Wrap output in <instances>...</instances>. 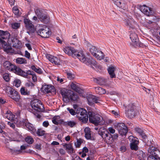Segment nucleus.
<instances>
[{
	"instance_id": "obj_1",
	"label": "nucleus",
	"mask_w": 160,
	"mask_h": 160,
	"mask_svg": "<svg viewBox=\"0 0 160 160\" xmlns=\"http://www.w3.org/2000/svg\"><path fill=\"white\" fill-rule=\"evenodd\" d=\"M136 131L140 135L142 138L143 142L146 143V147L148 148V152L149 156L148 160H158L160 159V152L156 147V145L154 142L148 141L147 142V136L143 131L141 129L137 128L135 129Z\"/></svg>"
},
{
	"instance_id": "obj_64",
	"label": "nucleus",
	"mask_w": 160,
	"mask_h": 160,
	"mask_svg": "<svg viewBox=\"0 0 160 160\" xmlns=\"http://www.w3.org/2000/svg\"><path fill=\"white\" fill-rule=\"evenodd\" d=\"M32 78L33 81L34 82L36 81L37 80V77L36 75L34 73L32 75Z\"/></svg>"
},
{
	"instance_id": "obj_12",
	"label": "nucleus",
	"mask_w": 160,
	"mask_h": 160,
	"mask_svg": "<svg viewBox=\"0 0 160 160\" xmlns=\"http://www.w3.org/2000/svg\"><path fill=\"white\" fill-rule=\"evenodd\" d=\"M24 22L25 25L26 27L29 30V31H27L28 33L29 34L31 33H32L34 31V26L32 24L31 21L28 19L24 18Z\"/></svg>"
},
{
	"instance_id": "obj_29",
	"label": "nucleus",
	"mask_w": 160,
	"mask_h": 160,
	"mask_svg": "<svg viewBox=\"0 0 160 160\" xmlns=\"http://www.w3.org/2000/svg\"><path fill=\"white\" fill-rule=\"evenodd\" d=\"M93 81L94 82L100 85L104 84L106 82V80L103 78H94Z\"/></svg>"
},
{
	"instance_id": "obj_24",
	"label": "nucleus",
	"mask_w": 160,
	"mask_h": 160,
	"mask_svg": "<svg viewBox=\"0 0 160 160\" xmlns=\"http://www.w3.org/2000/svg\"><path fill=\"white\" fill-rule=\"evenodd\" d=\"M125 24L129 28L133 29L134 25L135 24L133 19L128 18L125 19Z\"/></svg>"
},
{
	"instance_id": "obj_43",
	"label": "nucleus",
	"mask_w": 160,
	"mask_h": 160,
	"mask_svg": "<svg viewBox=\"0 0 160 160\" xmlns=\"http://www.w3.org/2000/svg\"><path fill=\"white\" fill-rule=\"evenodd\" d=\"M26 128L29 130L33 132L35 131V129L32 125L30 123H27L25 124Z\"/></svg>"
},
{
	"instance_id": "obj_10",
	"label": "nucleus",
	"mask_w": 160,
	"mask_h": 160,
	"mask_svg": "<svg viewBox=\"0 0 160 160\" xmlns=\"http://www.w3.org/2000/svg\"><path fill=\"white\" fill-rule=\"evenodd\" d=\"M130 38L132 41V45L135 47L142 46V43L139 42L138 36L135 33L132 31L130 34Z\"/></svg>"
},
{
	"instance_id": "obj_32",
	"label": "nucleus",
	"mask_w": 160,
	"mask_h": 160,
	"mask_svg": "<svg viewBox=\"0 0 160 160\" xmlns=\"http://www.w3.org/2000/svg\"><path fill=\"white\" fill-rule=\"evenodd\" d=\"M94 56L98 59L101 60L104 58V55L103 53L102 52L98 51L96 53L95 55H94Z\"/></svg>"
},
{
	"instance_id": "obj_17",
	"label": "nucleus",
	"mask_w": 160,
	"mask_h": 160,
	"mask_svg": "<svg viewBox=\"0 0 160 160\" xmlns=\"http://www.w3.org/2000/svg\"><path fill=\"white\" fill-rule=\"evenodd\" d=\"M42 91L44 93H55V89L53 86L47 85L43 86L42 88Z\"/></svg>"
},
{
	"instance_id": "obj_25",
	"label": "nucleus",
	"mask_w": 160,
	"mask_h": 160,
	"mask_svg": "<svg viewBox=\"0 0 160 160\" xmlns=\"http://www.w3.org/2000/svg\"><path fill=\"white\" fill-rule=\"evenodd\" d=\"M0 36L3 39H9L10 34L8 31L0 30Z\"/></svg>"
},
{
	"instance_id": "obj_5",
	"label": "nucleus",
	"mask_w": 160,
	"mask_h": 160,
	"mask_svg": "<svg viewBox=\"0 0 160 160\" xmlns=\"http://www.w3.org/2000/svg\"><path fill=\"white\" fill-rule=\"evenodd\" d=\"M77 117L78 119L84 123H87L88 120V116L86 110L80 108L77 109Z\"/></svg>"
},
{
	"instance_id": "obj_61",
	"label": "nucleus",
	"mask_w": 160,
	"mask_h": 160,
	"mask_svg": "<svg viewBox=\"0 0 160 160\" xmlns=\"http://www.w3.org/2000/svg\"><path fill=\"white\" fill-rule=\"evenodd\" d=\"M126 150V148L124 146H122L120 148V150L122 152H124Z\"/></svg>"
},
{
	"instance_id": "obj_4",
	"label": "nucleus",
	"mask_w": 160,
	"mask_h": 160,
	"mask_svg": "<svg viewBox=\"0 0 160 160\" xmlns=\"http://www.w3.org/2000/svg\"><path fill=\"white\" fill-rule=\"evenodd\" d=\"M7 95L17 102H18L20 99L19 93L12 88L6 86L3 89Z\"/></svg>"
},
{
	"instance_id": "obj_16",
	"label": "nucleus",
	"mask_w": 160,
	"mask_h": 160,
	"mask_svg": "<svg viewBox=\"0 0 160 160\" xmlns=\"http://www.w3.org/2000/svg\"><path fill=\"white\" fill-rule=\"evenodd\" d=\"M84 57L85 59L84 62H82L87 65H90L91 66H94L97 67L98 66L97 63L94 60L92 57H89L88 58H86L84 54L83 53Z\"/></svg>"
},
{
	"instance_id": "obj_49",
	"label": "nucleus",
	"mask_w": 160,
	"mask_h": 160,
	"mask_svg": "<svg viewBox=\"0 0 160 160\" xmlns=\"http://www.w3.org/2000/svg\"><path fill=\"white\" fill-rule=\"evenodd\" d=\"M45 132L44 131L40 129L38 130L36 133L38 136H42L44 135Z\"/></svg>"
},
{
	"instance_id": "obj_20",
	"label": "nucleus",
	"mask_w": 160,
	"mask_h": 160,
	"mask_svg": "<svg viewBox=\"0 0 160 160\" xmlns=\"http://www.w3.org/2000/svg\"><path fill=\"white\" fill-rule=\"evenodd\" d=\"M98 133L100 135L103 139H105L110 134L104 128H100L98 131Z\"/></svg>"
},
{
	"instance_id": "obj_41",
	"label": "nucleus",
	"mask_w": 160,
	"mask_h": 160,
	"mask_svg": "<svg viewBox=\"0 0 160 160\" xmlns=\"http://www.w3.org/2000/svg\"><path fill=\"white\" fill-rule=\"evenodd\" d=\"M89 51L93 56L95 55L98 50L95 47L92 46L89 49Z\"/></svg>"
},
{
	"instance_id": "obj_54",
	"label": "nucleus",
	"mask_w": 160,
	"mask_h": 160,
	"mask_svg": "<svg viewBox=\"0 0 160 160\" xmlns=\"http://www.w3.org/2000/svg\"><path fill=\"white\" fill-rule=\"evenodd\" d=\"M13 123H15L14 121H11V122H8V124L11 127L13 128H15V126Z\"/></svg>"
},
{
	"instance_id": "obj_18",
	"label": "nucleus",
	"mask_w": 160,
	"mask_h": 160,
	"mask_svg": "<svg viewBox=\"0 0 160 160\" xmlns=\"http://www.w3.org/2000/svg\"><path fill=\"white\" fill-rule=\"evenodd\" d=\"M131 139L132 141L130 144L131 149L132 150H137L138 149V141L137 140V138H135L132 136H130V139Z\"/></svg>"
},
{
	"instance_id": "obj_11",
	"label": "nucleus",
	"mask_w": 160,
	"mask_h": 160,
	"mask_svg": "<svg viewBox=\"0 0 160 160\" xmlns=\"http://www.w3.org/2000/svg\"><path fill=\"white\" fill-rule=\"evenodd\" d=\"M0 43L2 44L3 50L8 54H16L14 50L12 48L11 46L9 45L5 41L0 38Z\"/></svg>"
},
{
	"instance_id": "obj_63",
	"label": "nucleus",
	"mask_w": 160,
	"mask_h": 160,
	"mask_svg": "<svg viewBox=\"0 0 160 160\" xmlns=\"http://www.w3.org/2000/svg\"><path fill=\"white\" fill-rule=\"evenodd\" d=\"M25 56L28 58H29L30 57V55L29 53L27 51H25Z\"/></svg>"
},
{
	"instance_id": "obj_55",
	"label": "nucleus",
	"mask_w": 160,
	"mask_h": 160,
	"mask_svg": "<svg viewBox=\"0 0 160 160\" xmlns=\"http://www.w3.org/2000/svg\"><path fill=\"white\" fill-rule=\"evenodd\" d=\"M20 26V24L18 23H15L12 25V27L13 29H17Z\"/></svg>"
},
{
	"instance_id": "obj_21",
	"label": "nucleus",
	"mask_w": 160,
	"mask_h": 160,
	"mask_svg": "<svg viewBox=\"0 0 160 160\" xmlns=\"http://www.w3.org/2000/svg\"><path fill=\"white\" fill-rule=\"evenodd\" d=\"M11 40L13 47L17 48H19L22 47L21 42L16 38L12 37Z\"/></svg>"
},
{
	"instance_id": "obj_7",
	"label": "nucleus",
	"mask_w": 160,
	"mask_h": 160,
	"mask_svg": "<svg viewBox=\"0 0 160 160\" xmlns=\"http://www.w3.org/2000/svg\"><path fill=\"white\" fill-rule=\"evenodd\" d=\"M60 93L62 97L63 101L67 103L69 102L70 98L72 94L73 93V92L71 90L64 88L60 90Z\"/></svg>"
},
{
	"instance_id": "obj_53",
	"label": "nucleus",
	"mask_w": 160,
	"mask_h": 160,
	"mask_svg": "<svg viewBox=\"0 0 160 160\" xmlns=\"http://www.w3.org/2000/svg\"><path fill=\"white\" fill-rule=\"evenodd\" d=\"M13 13L15 15H19V10L17 7H14L12 8Z\"/></svg>"
},
{
	"instance_id": "obj_30",
	"label": "nucleus",
	"mask_w": 160,
	"mask_h": 160,
	"mask_svg": "<svg viewBox=\"0 0 160 160\" xmlns=\"http://www.w3.org/2000/svg\"><path fill=\"white\" fill-rule=\"evenodd\" d=\"M6 117L10 121H14L15 116L12 114L10 111H8L6 113Z\"/></svg>"
},
{
	"instance_id": "obj_51",
	"label": "nucleus",
	"mask_w": 160,
	"mask_h": 160,
	"mask_svg": "<svg viewBox=\"0 0 160 160\" xmlns=\"http://www.w3.org/2000/svg\"><path fill=\"white\" fill-rule=\"evenodd\" d=\"M3 78L4 80L6 82L9 81V75L8 73H5L3 75Z\"/></svg>"
},
{
	"instance_id": "obj_38",
	"label": "nucleus",
	"mask_w": 160,
	"mask_h": 160,
	"mask_svg": "<svg viewBox=\"0 0 160 160\" xmlns=\"http://www.w3.org/2000/svg\"><path fill=\"white\" fill-rule=\"evenodd\" d=\"M105 140L108 143L110 144L112 143L113 140L112 135L111 134L109 135L105 139Z\"/></svg>"
},
{
	"instance_id": "obj_2",
	"label": "nucleus",
	"mask_w": 160,
	"mask_h": 160,
	"mask_svg": "<svg viewBox=\"0 0 160 160\" xmlns=\"http://www.w3.org/2000/svg\"><path fill=\"white\" fill-rule=\"evenodd\" d=\"M65 52L69 56H72L73 58L77 57L82 62L85 60L84 57L83 52L82 51L79 52L76 51L73 48L68 47L64 48Z\"/></svg>"
},
{
	"instance_id": "obj_42",
	"label": "nucleus",
	"mask_w": 160,
	"mask_h": 160,
	"mask_svg": "<svg viewBox=\"0 0 160 160\" xmlns=\"http://www.w3.org/2000/svg\"><path fill=\"white\" fill-rule=\"evenodd\" d=\"M137 155L139 157L138 158L140 160L142 159L145 156L144 153L142 151H139L137 152Z\"/></svg>"
},
{
	"instance_id": "obj_46",
	"label": "nucleus",
	"mask_w": 160,
	"mask_h": 160,
	"mask_svg": "<svg viewBox=\"0 0 160 160\" xmlns=\"http://www.w3.org/2000/svg\"><path fill=\"white\" fill-rule=\"evenodd\" d=\"M125 124L123 123H119L117 124V128L118 130V131H120L121 132V129L125 127Z\"/></svg>"
},
{
	"instance_id": "obj_26",
	"label": "nucleus",
	"mask_w": 160,
	"mask_h": 160,
	"mask_svg": "<svg viewBox=\"0 0 160 160\" xmlns=\"http://www.w3.org/2000/svg\"><path fill=\"white\" fill-rule=\"evenodd\" d=\"M70 86L71 88L75 91L80 93L82 92V90L79 86L75 83L72 82Z\"/></svg>"
},
{
	"instance_id": "obj_8",
	"label": "nucleus",
	"mask_w": 160,
	"mask_h": 160,
	"mask_svg": "<svg viewBox=\"0 0 160 160\" xmlns=\"http://www.w3.org/2000/svg\"><path fill=\"white\" fill-rule=\"evenodd\" d=\"M136 107L133 103H130L126 110V114L128 117L132 118L136 115Z\"/></svg>"
},
{
	"instance_id": "obj_27",
	"label": "nucleus",
	"mask_w": 160,
	"mask_h": 160,
	"mask_svg": "<svg viewBox=\"0 0 160 160\" xmlns=\"http://www.w3.org/2000/svg\"><path fill=\"white\" fill-rule=\"evenodd\" d=\"M115 69V68L113 66H110L108 68V70L111 78H116V75L114 73Z\"/></svg>"
},
{
	"instance_id": "obj_57",
	"label": "nucleus",
	"mask_w": 160,
	"mask_h": 160,
	"mask_svg": "<svg viewBox=\"0 0 160 160\" xmlns=\"http://www.w3.org/2000/svg\"><path fill=\"white\" fill-rule=\"evenodd\" d=\"M34 86V84L31 82H29L26 84V86L27 87L32 88Z\"/></svg>"
},
{
	"instance_id": "obj_58",
	"label": "nucleus",
	"mask_w": 160,
	"mask_h": 160,
	"mask_svg": "<svg viewBox=\"0 0 160 160\" xmlns=\"http://www.w3.org/2000/svg\"><path fill=\"white\" fill-rule=\"evenodd\" d=\"M67 78L69 79H72L73 78V75L70 73H67Z\"/></svg>"
},
{
	"instance_id": "obj_39",
	"label": "nucleus",
	"mask_w": 160,
	"mask_h": 160,
	"mask_svg": "<svg viewBox=\"0 0 160 160\" xmlns=\"http://www.w3.org/2000/svg\"><path fill=\"white\" fill-rule=\"evenodd\" d=\"M119 131V133L122 136L125 135L128 132V129L127 127L126 126L125 127L121 129V130Z\"/></svg>"
},
{
	"instance_id": "obj_36",
	"label": "nucleus",
	"mask_w": 160,
	"mask_h": 160,
	"mask_svg": "<svg viewBox=\"0 0 160 160\" xmlns=\"http://www.w3.org/2000/svg\"><path fill=\"white\" fill-rule=\"evenodd\" d=\"M16 62L18 64H26L27 63L26 60L24 58H18L16 59Z\"/></svg>"
},
{
	"instance_id": "obj_31",
	"label": "nucleus",
	"mask_w": 160,
	"mask_h": 160,
	"mask_svg": "<svg viewBox=\"0 0 160 160\" xmlns=\"http://www.w3.org/2000/svg\"><path fill=\"white\" fill-rule=\"evenodd\" d=\"M39 18L41 21L45 23H48L49 20V16L45 14H43Z\"/></svg>"
},
{
	"instance_id": "obj_37",
	"label": "nucleus",
	"mask_w": 160,
	"mask_h": 160,
	"mask_svg": "<svg viewBox=\"0 0 160 160\" xmlns=\"http://www.w3.org/2000/svg\"><path fill=\"white\" fill-rule=\"evenodd\" d=\"M34 10L35 14L39 18L43 14L42 11L40 8H37Z\"/></svg>"
},
{
	"instance_id": "obj_40",
	"label": "nucleus",
	"mask_w": 160,
	"mask_h": 160,
	"mask_svg": "<svg viewBox=\"0 0 160 160\" xmlns=\"http://www.w3.org/2000/svg\"><path fill=\"white\" fill-rule=\"evenodd\" d=\"M32 70L39 74H41L42 72L41 69L38 67L36 68L34 65L31 66Z\"/></svg>"
},
{
	"instance_id": "obj_3",
	"label": "nucleus",
	"mask_w": 160,
	"mask_h": 160,
	"mask_svg": "<svg viewBox=\"0 0 160 160\" xmlns=\"http://www.w3.org/2000/svg\"><path fill=\"white\" fill-rule=\"evenodd\" d=\"M90 122L95 125H103L105 121L98 114H95L92 112L88 111V112Z\"/></svg>"
},
{
	"instance_id": "obj_50",
	"label": "nucleus",
	"mask_w": 160,
	"mask_h": 160,
	"mask_svg": "<svg viewBox=\"0 0 160 160\" xmlns=\"http://www.w3.org/2000/svg\"><path fill=\"white\" fill-rule=\"evenodd\" d=\"M10 150L11 153L12 154H18L19 153H20L21 152V151L20 150H17L15 149H10Z\"/></svg>"
},
{
	"instance_id": "obj_9",
	"label": "nucleus",
	"mask_w": 160,
	"mask_h": 160,
	"mask_svg": "<svg viewBox=\"0 0 160 160\" xmlns=\"http://www.w3.org/2000/svg\"><path fill=\"white\" fill-rule=\"evenodd\" d=\"M3 66L6 69L16 74H17L19 68L9 61L4 62L3 63Z\"/></svg>"
},
{
	"instance_id": "obj_35",
	"label": "nucleus",
	"mask_w": 160,
	"mask_h": 160,
	"mask_svg": "<svg viewBox=\"0 0 160 160\" xmlns=\"http://www.w3.org/2000/svg\"><path fill=\"white\" fill-rule=\"evenodd\" d=\"M95 89L96 93L99 94H102L105 93L104 89L101 87H96L95 88Z\"/></svg>"
},
{
	"instance_id": "obj_48",
	"label": "nucleus",
	"mask_w": 160,
	"mask_h": 160,
	"mask_svg": "<svg viewBox=\"0 0 160 160\" xmlns=\"http://www.w3.org/2000/svg\"><path fill=\"white\" fill-rule=\"evenodd\" d=\"M71 97L70 98V100L72 101H75L77 100L78 98V95L75 94L73 92V93L72 94L71 96Z\"/></svg>"
},
{
	"instance_id": "obj_19",
	"label": "nucleus",
	"mask_w": 160,
	"mask_h": 160,
	"mask_svg": "<svg viewBox=\"0 0 160 160\" xmlns=\"http://www.w3.org/2000/svg\"><path fill=\"white\" fill-rule=\"evenodd\" d=\"M46 57L51 62L54 63L55 65H59L60 64V59L50 54H48Z\"/></svg>"
},
{
	"instance_id": "obj_14",
	"label": "nucleus",
	"mask_w": 160,
	"mask_h": 160,
	"mask_svg": "<svg viewBox=\"0 0 160 160\" xmlns=\"http://www.w3.org/2000/svg\"><path fill=\"white\" fill-rule=\"evenodd\" d=\"M88 104L90 105H92L94 103H99V98L92 95H88L87 98Z\"/></svg>"
},
{
	"instance_id": "obj_13",
	"label": "nucleus",
	"mask_w": 160,
	"mask_h": 160,
	"mask_svg": "<svg viewBox=\"0 0 160 160\" xmlns=\"http://www.w3.org/2000/svg\"><path fill=\"white\" fill-rule=\"evenodd\" d=\"M140 9L142 13L148 16H150L153 14V12L152 8L145 5L140 6Z\"/></svg>"
},
{
	"instance_id": "obj_34",
	"label": "nucleus",
	"mask_w": 160,
	"mask_h": 160,
	"mask_svg": "<svg viewBox=\"0 0 160 160\" xmlns=\"http://www.w3.org/2000/svg\"><path fill=\"white\" fill-rule=\"evenodd\" d=\"M77 124L76 121H68L66 122H64V125H68L71 128L75 127Z\"/></svg>"
},
{
	"instance_id": "obj_44",
	"label": "nucleus",
	"mask_w": 160,
	"mask_h": 160,
	"mask_svg": "<svg viewBox=\"0 0 160 160\" xmlns=\"http://www.w3.org/2000/svg\"><path fill=\"white\" fill-rule=\"evenodd\" d=\"M25 140L27 143L30 144H32L34 141L33 138L30 136H28L26 137Z\"/></svg>"
},
{
	"instance_id": "obj_6",
	"label": "nucleus",
	"mask_w": 160,
	"mask_h": 160,
	"mask_svg": "<svg viewBox=\"0 0 160 160\" xmlns=\"http://www.w3.org/2000/svg\"><path fill=\"white\" fill-rule=\"evenodd\" d=\"M31 105L32 108L38 112L43 111L44 107L41 102L38 99H34L31 102Z\"/></svg>"
},
{
	"instance_id": "obj_59",
	"label": "nucleus",
	"mask_w": 160,
	"mask_h": 160,
	"mask_svg": "<svg viewBox=\"0 0 160 160\" xmlns=\"http://www.w3.org/2000/svg\"><path fill=\"white\" fill-rule=\"evenodd\" d=\"M108 132L110 133H111L113 134L115 132V130L114 129L110 127L108 128Z\"/></svg>"
},
{
	"instance_id": "obj_56",
	"label": "nucleus",
	"mask_w": 160,
	"mask_h": 160,
	"mask_svg": "<svg viewBox=\"0 0 160 160\" xmlns=\"http://www.w3.org/2000/svg\"><path fill=\"white\" fill-rule=\"evenodd\" d=\"M122 2L120 0H116L115 1V3L118 7H122L121 6V4Z\"/></svg>"
},
{
	"instance_id": "obj_52",
	"label": "nucleus",
	"mask_w": 160,
	"mask_h": 160,
	"mask_svg": "<svg viewBox=\"0 0 160 160\" xmlns=\"http://www.w3.org/2000/svg\"><path fill=\"white\" fill-rule=\"evenodd\" d=\"M67 110L69 111V112L72 115H75L76 114H77L76 112H75L74 110L72 108H67Z\"/></svg>"
},
{
	"instance_id": "obj_33",
	"label": "nucleus",
	"mask_w": 160,
	"mask_h": 160,
	"mask_svg": "<svg viewBox=\"0 0 160 160\" xmlns=\"http://www.w3.org/2000/svg\"><path fill=\"white\" fill-rule=\"evenodd\" d=\"M63 146L64 148H65L67 150H68V152L69 153H73V149L72 145L69 144H65Z\"/></svg>"
},
{
	"instance_id": "obj_47",
	"label": "nucleus",
	"mask_w": 160,
	"mask_h": 160,
	"mask_svg": "<svg viewBox=\"0 0 160 160\" xmlns=\"http://www.w3.org/2000/svg\"><path fill=\"white\" fill-rule=\"evenodd\" d=\"M20 92L21 94L23 95H28L29 93V91L26 90L25 88L24 87L21 88Z\"/></svg>"
},
{
	"instance_id": "obj_28",
	"label": "nucleus",
	"mask_w": 160,
	"mask_h": 160,
	"mask_svg": "<svg viewBox=\"0 0 160 160\" xmlns=\"http://www.w3.org/2000/svg\"><path fill=\"white\" fill-rule=\"evenodd\" d=\"M85 137L87 139H91L92 138L91 131L89 128H86L84 130Z\"/></svg>"
},
{
	"instance_id": "obj_60",
	"label": "nucleus",
	"mask_w": 160,
	"mask_h": 160,
	"mask_svg": "<svg viewBox=\"0 0 160 160\" xmlns=\"http://www.w3.org/2000/svg\"><path fill=\"white\" fill-rule=\"evenodd\" d=\"M42 125L45 127H47L49 125L48 122V121H44L43 122Z\"/></svg>"
},
{
	"instance_id": "obj_15",
	"label": "nucleus",
	"mask_w": 160,
	"mask_h": 160,
	"mask_svg": "<svg viewBox=\"0 0 160 160\" xmlns=\"http://www.w3.org/2000/svg\"><path fill=\"white\" fill-rule=\"evenodd\" d=\"M38 35L42 38H47L49 37L50 32H49L48 29L46 28L45 29L41 28L37 32Z\"/></svg>"
},
{
	"instance_id": "obj_23",
	"label": "nucleus",
	"mask_w": 160,
	"mask_h": 160,
	"mask_svg": "<svg viewBox=\"0 0 160 160\" xmlns=\"http://www.w3.org/2000/svg\"><path fill=\"white\" fill-rule=\"evenodd\" d=\"M18 72H17V74L23 76L25 77H27L28 76V75H32L34 73V72L33 71H31L30 70H28L26 72H24L19 68Z\"/></svg>"
},
{
	"instance_id": "obj_45",
	"label": "nucleus",
	"mask_w": 160,
	"mask_h": 160,
	"mask_svg": "<svg viewBox=\"0 0 160 160\" xmlns=\"http://www.w3.org/2000/svg\"><path fill=\"white\" fill-rule=\"evenodd\" d=\"M21 83V82L20 80L15 79L13 82V84L14 86L18 88L20 86Z\"/></svg>"
},
{
	"instance_id": "obj_62",
	"label": "nucleus",
	"mask_w": 160,
	"mask_h": 160,
	"mask_svg": "<svg viewBox=\"0 0 160 160\" xmlns=\"http://www.w3.org/2000/svg\"><path fill=\"white\" fill-rule=\"evenodd\" d=\"M121 6H122V7H119V8H120L122 9H123V10H125L126 8V5L123 2H122L121 4Z\"/></svg>"
},
{
	"instance_id": "obj_22",
	"label": "nucleus",
	"mask_w": 160,
	"mask_h": 160,
	"mask_svg": "<svg viewBox=\"0 0 160 160\" xmlns=\"http://www.w3.org/2000/svg\"><path fill=\"white\" fill-rule=\"evenodd\" d=\"M52 121L55 125L63 124L64 125V121L62 119H60L59 116H56L52 118Z\"/></svg>"
}]
</instances>
